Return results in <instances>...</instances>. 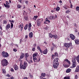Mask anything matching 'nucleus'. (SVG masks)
<instances>
[{
  "label": "nucleus",
  "instance_id": "obj_51",
  "mask_svg": "<svg viewBox=\"0 0 79 79\" xmlns=\"http://www.w3.org/2000/svg\"><path fill=\"white\" fill-rule=\"evenodd\" d=\"M37 49L38 50H40L41 49H40V48L39 46H38L37 47Z\"/></svg>",
  "mask_w": 79,
  "mask_h": 79
},
{
  "label": "nucleus",
  "instance_id": "obj_48",
  "mask_svg": "<svg viewBox=\"0 0 79 79\" xmlns=\"http://www.w3.org/2000/svg\"><path fill=\"white\" fill-rule=\"evenodd\" d=\"M52 45H53V46H54V47H56V44H55L54 43H52Z\"/></svg>",
  "mask_w": 79,
  "mask_h": 79
},
{
  "label": "nucleus",
  "instance_id": "obj_6",
  "mask_svg": "<svg viewBox=\"0 0 79 79\" xmlns=\"http://www.w3.org/2000/svg\"><path fill=\"white\" fill-rule=\"evenodd\" d=\"M3 5L4 6H5V7H6V8H7V9H9L10 7V5H9V2L8 1H6V4L4 3Z\"/></svg>",
  "mask_w": 79,
  "mask_h": 79
},
{
  "label": "nucleus",
  "instance_id": "obj_35",
  "mask_svg": "<svg viewBox=\"0 0 79 79\" xmlns=\"http://www.w3.org/2000/svg\"><path fill=\"white\" fill-rule=\"evenodd\" d=\"M60 10V8L58 6L57 7L56 9V11H59Z\"/></svg>",
  "mask_w": 79,
  "mask_h": 79
},
{
  "label": "nucleus",
  "instance_id": "obj_53",
  "mask_svg": "<svg viewBox=\"0 0 79 79\" xmlns=\"http://www.w3.org/2000/svg\"><path fill=\"white\" fill-rule=\"evenodd\" d=\"M69 76L64 77V79H68V78H69Z\"/></svg>",
  "mask_w": 79,
  "mask_h": 79
},
{
  "label": "nucleus",
  "instance_id": "obj_42",
  "mask_svg": "<svg viewBox=\"0 0 79 79\" xmlns=\"http://www.w3.org/2000/svg\"><path fill=\"white\" fill-rule=\"evenodd\" d=\"M39 19L40 20V22L41 23V22H42V21H43V19H38V20H39Z\"/></svg>",
  "mask_w": 79,
  "mask_h": 79
},
{
  "label": "nucleus",
  "instance_id": "obj_2",
  "mask_svg": "<svg viewBox=\"0 0 79 79\" xmlns=\"http://www.w3.org/2000/svg\"><path fill=\"white\" fill-rule=\"evenodd\" d=\"M1 63L3 66H6L8 64V62L6 59H3L1 60Z\"/></svg>",
  "mask_w": 79,
  "mask_h": 79
},
{
  "label": "nucleus",
  "instance_id": "obj_16",
  "mask_svg": "<svg viewBox=\"0 0 79 79\" xmlns=\"http://www.w3.org/2000/svg\"><path fill=\"white\" fill-rule=\"evenodd\" d=\"M10 25L9 24L6 26L5 28L6 29H10Z\"/></svg>",
  "mask_w": 79,
  "mask_h": 79
},
{
  "label": "nucleus",
  "instance_id": "obj_43",
  "mask_svg": "<svg viewBox=\"0 0 79 79\" xmlns=\"http://www.w3.org/2000/svg\"><path fill=\"white\" fill-rule=\"evenodd\" d=\"M28 30L29 31H31V27H28Z\"/></svg>",
  "mask_w": 79,
  "mask_h": 79
},
{
  "label": "nucleus",
  "instance_id": "obj_19",
  "mask_svg": "<svg viewBox=\"0 0 79 79\" xmlns=\"http://www.w3.org/2000/svg\"><path fill=\"white\" fill-rule=\"evenodd\" d=\"M71 69H68L66 70V73H70L71 72Z\"/></svg>",
  "mask_w": 79,
  "mask_h": 79
},
{
  "label": "nucleus",
  "instance_id": "obj_39",
  "mask_svg": "<svg viewBox=\"0 0 79 79\" xmlns=\"http://www.w3.org/2000/svg\"><path fill=\"white\" fill-rule=\"evenodd\" d=\"M3 23L4 24H6V23H7V21H6V20H3Z\"/></svg>",
  "mask_w": 79,
  "mask_h": 79
},
{
  "label": "nucleus",
  "instance_id": "obj_15",
  "mask_svg": "<svg viewBox=\"0 0 79 79\" xmlns=\"http://www.w3.org/2000/svg\"><path fill=\"white\" fill-rule=\"evenodd\" d=\"M24 57V53H22L20 56V59H23Z\"/></svg>",
  "mask_w": 79,
  "mask_h": 79
},
{
  "label": "nucleus",
  "instance_id": "obj_63",
  "mask_svg": "<svg viewBox=\"0 0 79 79\" xmlns=\"http://www.w3.org/2000/svg\"><path fill=\"white\" fill-rule=\"evenodd\" d=\"M48 29V27H45L44 28V29H45L46 30H47Z\"/></svg>",
  "mask_w": 79,
  "mask_h": 79
},
{
  "label": "nucleus",
  "instance_id": "obj_61",
  "mask_svg": "<svg viewBox=\"0 0 79 79\" xmlns=\"http://www.w3.org/2000/svg\"><path fill=\"white\" fill-rule=\"evenodd\" d=\"M34 18H38V16H34Z\"/></svg>",
  "mask_w": 79,
  "mask_h": 79
},
{
  "label": "nucleus",
  "instance_id": "obj_29",
  "mask_svg": "<svg viewBox=\"0 0 79 79\" xmlns=\"http://www.w3.org/2000/svg\"><path fill=\"white\" fill-rule=\"evenodd\" d=\"M46 75V74L45 73H41V75L42 76V77H45V76Z\"/></svg>",
  "mask_w": 79,
  "mask_h": 79
},
{
  "label": "nucleus",
  "instance_id": "obj_9",
  "mask_svg": "<svg viewBox=\"0 0 79 79\" xmlns=\"http://www.w3.org/2000/svg\"><path fill=\"white\" fill-rule=\"evenodd\" d=\"M56 18L55 16L50 15L48 17V19L49 20H53V19H55Z\"/></svg>",
  "mask_w": 79,
  "mask_h": 79
},
{
  "label": "nucleus",
  "instance_id": "obj_22",
  "mask_svg": "<svg viewBox=\"0 0 79 79\" xmlns=\"http://www.w3.org/2000/svg\"><path fill=\"white\" fill-rule=\"evenodd\" d=\"M76 64H77V63H72V66L73 68H75L76 66Z\"/></svg>",
  "mask_w": 79,
  "mask_h": 79
},
{
  "label": "nucleus",
  "instance_id": "obj_24",
  "mask_svg": "<svg viewBox=\"0 0 79 79\" xmlns=\"http://www.w3.org/2000/svg\"><path fill=\"white\" fill-rule=\"evenodd\" d=\"M27 27H28V24H27L24 27V29L26 30L27 29Z\"/></svg>",
  "mask_w": 79,
  "mask_h": 79
},
{
  "label": "nucleus",
  "instance_id": "obj_46",
  "mask_svg": "<svg viewBox=\"0 0 79 79\" xmlns=\"http://www.w3.org/2000/svg\"><path fill=\"white\" fill-rule=\"evenodd\" d=\"M77 78H78V76L76 75L75 76V79H77Z\"/></svg>",
  "mask_w": 79,
  "mask_h": 79
},
{
  "label": "nucleus",
  "instance_id": "obj_54",
  "mask_svg": "<svg viewBox=\"0 0 79 79\" xmlns=\"http://www.w3.org/2000/svg\"><path fill=\"white\" fill-rule=\"evenodd\" d=\"M66 13H67V14H68L69 13V10H67L65 12Z\"/></svg>",
  "mask_w": 79,
  "mask_h": 79
},
{
  "label": "nucleus",
  "instance_id": "obj_40",
  "mask_svg": "<svg viewBox=\"0 0 79 79\" xmlns=\"http://www.w3.org/2000/svg\"><path fill=\"white\" fill-rule=\"evenodd\" d=\"M76 10L77 11H79V6H77L76 8Z\"/></svg>",
  "mask_w": 79,
  "mask_h": 79
},
{
  "label": "nucleus",
  "instance_id": "obj_11",
  "mask_svg": "<svg viewBox=\"0 0 79 79\" xmlns=\"http://www.w3.org/2000/svg\"><path fill=\"white\" fill-rule=\"evenodd\" d=\"M14 68L15 70V71H18L19 69V67L17 65H14Z\"/></svg>",
  "mask_w": 79,
  "mask_h": 79
},
{
  "label": "nucleus",
  "instance_id": "obj_38",
  "mask_svg": "<svg viewBox=\"0 0 79 79\" xmlns=\"http://www.w3.org/2000/svg\"><path fill=\"white\" fill-rule=\"evenodd\" d=\"M21 5H20V4H18L17 5L18 8H21Z\"/></svg>",
  "mask_w": 79,
  "mask_h": 79
},
{
  "label": "nucleus",
  "instance_id": "obj_56",
  "mask_svg": "<svg viewBox=\"0 0 79 79\" xmlns=\"http://www.w3.org/2000/svg\"><path fill=\"white\" fill-rule=\"evenodd\" d=\"M22 42H23V40H22V39H20V44H21V43H22Z\"/></svg>",
  "mask_w": 79,
  "mask_h": 79
},
{
  "label": "nucleus",
  "instance_id": "obj_30",
  "mask_svg": "<svg viewBox=\"0 0 79 79\" xmlns=\"http://www.w3.org/2000/svg\"><path fill=\"white\" fill-rule=\"evenodd\" d=\"M49 37H50V38H53V35H52L51 33H49Z\"/></svg>",
  "mask_w": 79,
  "mask_h": 79
},
{
  "label": "nucleus",
  "instance_id": "obj_8",
  "mask_svg": "<svg viewBox=\"0 0 79 79\" xmlns=\"http://www.w3.org/2000/svg\"><path fill=\"white\" fill-rule=\"evenodd\" d=\"M9 22H10V29H13V23H15V21L14 20H9Z\"/></svg>",
  "mask_w": 79,
  "mask_h": 79
},
{
  "label": "nucleus",
  "instance_id": "obj_4",
  "mask_svg": "<svg viewBox=\"0 0 79 79\" xmlns=\"http://www.w3.org/2000/svg\"><path fill=\"white\" fill-rule=\"evenodd\" d=\"M2 55L4 58H8L9 57V54L6 52L3 51L2 52Z\"/></svg>",
  "mask_w": 79,
  "mask_h": 79
},
{
  "label": "nucleus",
  "instance_id": "obj_10",
  "mask_svg": "<svg viewBox=\"0 0 79 79\" xmlns=\"http://www.w3.org/2000/svg\"><path fill=\"white\" fill-rule=\"evenodd\" d=\"M70 38L72 39V40H73L75 39V36L73 34H70Z\"/></svg>",
  "mask_w": 79,
  "mask_h": 79
},
{
  "label": "nucleus",
  "instance_id": "obj_52",
  "mask_svg": "<svg viewBox=\"0 0 79 79\" xmlns=\"http://www.w3.org/2000/svg\"><path fill=\"white\" fill-rule=\"evenodd\" d=\"M0 29L2 31L3 30V29L2 28V25L0 24Z\"/></svg>",
  "mask_w": 79,
  "mask_h": 79
},
{
  "label": "nucleus",
  "instance_id": "obj_1",
  "mask_svg": "<svg viewBox=\"0 0 79 79\" xmlns=\"http://www.w3.org/2000/svg\"><path fill=\"white\" fill-rule=\"evenodd\" d=\"M58 62V58L56 57L54 59L53 61V67L54 68L56 69L59 65Z\"/></svg>",
  "mask_w": 79,
  "mask_h": 79
},
{
  "label": "nucleus",
  "instance_id": "obj_31",
  "mask_svg": "<svg viewBox=\"0 0 79 79\" xmlns=\"http://www.w3.org/2000/svg\"><path fill=\"white\" fill-rule=\"evenodd\" d=\"M28 63L29 64H30V63H33V61H32V59H30V60L28 61Z\"/></svg>",
  "mask_w": 79,
  "mask_h": 79
},
{
  "label": "nucleus",
  "instance_id": "obj_41",
  "mask_svg": "<svg viewBox=\"0 0 79 79\" xmlns=\"http://www.w3.org/2000/svg\"><path fill=\"white\" fill-rule=\"evenodd\" d=\"M10 71H11V72H14V69H13V68H11L10 69Z\"/></svg>",
  "mask_w": 79,
  "mask_h": 79
},
{
  "label": "nucleus",
  "instance_id": "obj_58",
  "mask_svg": "<svg viewBox=\"0 0 79 79\" xmlns=\"http://www.w3.org/2000/svg\"><path fill=\"white\" fill-rule=\"evenodd\" d=\"M25 39H27L28 38V36L27 35H26L25 36Z\"/></svg>",
  "mask_w": 79,
  "mask_h": 79
},
{
  "label": "nucleus",
  "instance_id": "obj_17",
  "mask_svg": "<svg viewBox=\"0 0 79 79\" xmlns=\"http://www.w3.org/2000/svg\"><path fill=\"white\" fill-rule=\"evenodd\" d=\"M76 44L77 45H79V40L78 39L76 40L75 41Z\"/></svg>",
  "mask_w": 79,
  "mask_h": 79
},
{
  "label": "nucleus",
  "instance_id": "obj_34",
  "mask_svg": "<svg viewBox=\"0 0 79 79\" xmlns=\"http://www.w3.org/2000/svg\"><path fill=\"white\" fill-rule=\"evenodd\" d=\"M20 26L21 28V30L22 31V30H23V25L22 24H20Z\"/></svg>",
  "mask_w": 79,
  "mask_h": 79
},
{
  "label": "nucleus",
  "instance_id": "obj_21",
  "mask_svg": "<svg viewBox=\"0 0 79 79\" xmlns=\"http://www.w3.org/2000/svg\"><path fill=\"white\" fill-rule=\"evenodd\" d=\"M75 59L77 60V62L79 63V55L76 57Z\"/></svg>",
  "mask_w": 79,
  "mask_h": 79
},
{
  "label": "nucleus",
  "instance_id": "obj_26",
  "mask_svg": "<svg viewBox=\"0 0 79 79\" xmlns=\"http://www.w3.org/2000/svg\"><path fill=\"white\" fill-rule=\"evenodd\" d=\"M63 7L64 9L65 10H67L68 9V6L65 5L64 6H63Z\"/></svg>",
  "mask_w": 79,
  "mask_h": 79
},
{
  "label": "nucleus",
  "instance_id": "obj_33",
  "mask_svg": "<svg viewBox=\"0 0 79 79\" xmlns=\"http://www.w3.org/2000/svg\"><path fill=\"white\" fill-rule=\"evenodd\" d=\"M46 21H47V22H48L49 23H50V20L48 19V18H46L45 19Z\"/></svg>",
  "mask_w": 79,
  "mask_h": 79
},
{
  "label": "nucleus",
  "instance_id": "obj_20",
  "mask_svg": "<svg viewBox=\"0 0 79 79\" xmlns=\"http://www.w3.org/2000/svg\"><path fill=\"white\" fill-rule=\"evenodd\" d=\"M38 53L37 52H35L34 54L33 55V58H34V57H35V56H37L38 55Z\"/></svg>",
  "mask_w": 79,
  "mask_h": 79
},
{
  "label": "nucleus",
  "instance_id": "obj_32",
  "mask_svg": "<svg viewBox=\"0 0 79 79\" xmlns=\"http://www.w3.org/2000/svg\"><path fill=\"white\" fill-rule=\"evenodd\" d=\"M55 56H58V54L56 52H55L54 53Z\"/></svg>",
  "mask_w": 79,
  "mask_h": 79
},
{
  "label": "nucleus",
  "instance_id": "obj_50",
  "mask_svg": "<svg viewBox=\"0 0 79 79\" xmlns=\"http://www.w3.org/2000/svg\"><path fill=\"white\" fill-rule=\"evenodd\" d=\"M24 18L25 19H26V20H27L28 19L27 17L24 16Z\"/></svg>",
  "mask_w": 79,
  "mask_h": 79
},
{
  "label": "nucleus",
  "instance_id": "obj_44",
  "mask_svg": "<svg viewBox=\"0 0 79 79\" xmlns=\"http://www.w3.org/2000/svg\"><path fill=\"white\" fill-rule=\"evenodd\" d=\"M35 48L34 47L32 48V51H33V52H35Z\"/></svg>",
  "mask_w": 79,
  "mask_h": 79
},
{
  "label": "nucleus",
  "instance_id": "obj_47",
  "mask_svg": "<svg viewBox=\"0 0 79 79\" xmlns=\"http://www.w3.org/2000/svg\"><path fill=\"white\" fill-rule=\"evenodd\" d=\"M32 27V25L31 23H29L28 25V27Z\"/></svg>",
  "mask_w": 79,
  "mask_h": 79
},
{
  "label": "nucleus",
  "instance_id": "obj_36",
  "mask_svg": "<svg viewBox=\"0 0 79 79\" xmlns=\"http://www.w3.org/2000/svg\"><path fill=\"white\" fill-rule=\"evenodd\" d=\"M54 48H55V47H51V52H52V51H53V50H54Z\"/></svg>",
  "mask_w": 79,
  "mask_h": 79
},
{
  "label": "nucleus",
  "instance_id": "obj_59",
  "mask_svg": "<svg viewBox=\"0 0 79 79\" xmlns=\"http://www.w3.org/2000/svg\"><path fill=\"white\" fill-rule=\"evenodd\" d=\"M13 51L14 52H17V49H13Z\"/></svg>",
  "mask_w": 79,
  "mask_h": 79
},
{
  "label": "nucleus",
  "instance_id": "obj_14",
  "mask_svg": "<svg viewBox=\"0 0 79 79\" xmlns=\"http://www.w3.org/2000/svg\"><path fill=\"white\" fill-rule=\"evenodd\" d=\"M48 52V49H45L43 52V54H47Z\"/></svg>",
  "mask_w": 79,
  "mask_h": 79
},
{
  "label": "nucleus",
  "instance_id": "obj_55",
  "mask_svg": "<svg viewBox=\"0 0 79 79\" xmlns=\"http://www.w3.org/2000/svg\"><path fill=\"white\" fill-rule=\"evenodd\" d=\"M10 79H15V77H13V76H12L11 77H10Z\"/></svg>",
  "mask_w": 79,
  "mask_h": 79
},
{
  "label": "nucleus",
  "instance_id": "obj_18",
  "mask_svg": "<svg viewBox=\"0 0 79 79\" xmlns=\"http://www.w3.org/2000/svg\"><path fill=\"white\" fill-rule=\"evenodd\" d=\"M40 23L41 22H40V20L39 19L37 20V25L38 26H39L40 25Z\"/></svg>",
  "mask_w": 79,
  "mask_h": 79
},
{
  "label": "nucleus",
  "instance_id": "obj_37",
  "mask_svg": "<svg viewBox=\"0 0 79 79\" xmlns=\"http://www.w3.org/2000/svg\"><path fill=\"white\" fill-rule=\"evenodd\" d=\"M33 61L35 62V61H35V60H36V61H37V58H36V57L33 58Z\"/></svg>",
  "mask_w": 79,
  "mask_h": 79
},
{
  "label": "nucleus",
  "instance_id": "obj_25",
  "mask_svg": "<svg viewBox=\"0 0 79 79\" xmlns=\"http://www.w3.org/2000/svg\"><path fill=\"white\" fill-rule=\"evenodd\" d=\"M52 37H53L54 39H57V38L58 37V36L55 35H53Z\"/></svg>",
  "mask_w": 79,
  "mask_h": 79
},
{
  "label": "nucleus",
  "instance_id": "obj_28",
  "mask_svg": "<svg viewBox=\"0 0 79 79\" xmlns=\"http://www.w3.org/2000/svg\"><path fill=\"white\" fill-rule=\"evenodd\" d=\"M2 73H3V74H5V73H6V70H5V69H2Z\"/></svg>",
  "mask_w": 79,
  "mask_h": 79
},
{
  "label": "nucleus",
  "instance_id": "obj_5",
  "mask_svg": "<svg viewBox=\"0 0 79 79\" xmlns=\"http://www.w3.org/2000/svg\"><path fill=\"white\" fill-rule=\"evenodd\" d=\"M24 56L25 58V60H26V61H28V60H27V58H28L29 56V53H28V52L25 53V54Z\"/></svg>",
  "mask_w": 79,
  "mask_h": 79
},
{
  "label": "nucleus",
  "instance_id": "obj_27",
  "mask_svg": "<svg viewBox=\"0 0 79 79\" xmlns=\"http://www.w3.org/2000/svg\"><path fill=\"white\" fill-rule=\"evenodd\" d=\"M73 63H76V60H75V59H74L72 60Z\"/></svg>",
  "mask_w": 79,
  "mask_h": 79
},
{
  "label": "nucleus",
  "instance_id": "obj_3",
  "mask_svg": "<svg viewBox=\"0 0 79 79\" xmlns=\"http://www.w3.org/2000/svg\"><path fill=\"white\" fill-rule=\"evenodd\" d=\"M27 63L26 62H24L23 64H20V68L21 69H26V67L27 66Z\"/></svg>",
  "mask_w": 79,
  "mask_h": 79
},
{
  "label": "nucleus",
  "instance_id": "obj_12",
  "mask_svg": "<svg viewBox=\"0 0 79 79\" xmlns=\"http://www.w3.org/2000/svg\"><path fill=\"white\" fill-rule=\"evenodd\" d=\"M75 73L79 72V65L77 66L76 69L75 71Z\"/></svg>",
  "mask_w": 79,
  "mask_h": 79
},
{
  "label": "nucleus",
  "instance_id": "obj_60",
  "mask_svg": "<svg viewBox=\"0 0 79 79\" xmlns=\"http://www.w3.org/2000/svg\"><path fill=\"white\" fill-rule=\"evenodd\" d=\"M65 61H66L67 62H68V61H69V60H68V59H65Z\"/></svg>",
  "mask_w": 79,
  "mask_h": 79
},
{
  "label": "nucleus",
  "instance_id": "obj_45",
  "mask_svg": "<svg viewBox=\"0 0 79 79\" xmlns=\"http://www.w3.org/2000/svg\"><path fill=\"white\" fill-rule=\"evenodd\" d=\"M6 76H7V77H11V75H10L9 74H8L6 75Z\"/></svg>",
  "mask_w": 79,
  "mask_h": 79
},
{
  "label": "nucleus",
  "instance_id": "obj_64",
  "mask_svg": "<svg viewBox=\"0 0 79 79\" xmlns=\"http://www.w3.org/2000/svg\"><path fill=\"white\" fill-rule=\"evenodd\" d=\"M23 79H27V77H25L23 78Z\"/></svg>",
  "mask_w": 79,
  "mask_h": 79
},
{
  "label": "nucleus",
  "instance_id": "obj_62",
  "mask_svg": "<svg viewBox=\"0 0 79 79\" xmlns=\"http://www.w3.org/2000/svg\"><path fill=\"white\" fill-rule=\"evenodd\" d=\"M70 8H73V5L70 4Z\"/></svg>",
  "mask_w": 79,
  "mask_h": 79
},
{
  "label": "nucleus",
  "instance_id": "obj_57",
  "mask_svg": "<svg viewBox=\"0 0 79 79\" xmlns=\"http://www.w3.org/2000/svg\"><path fill=\"white\" fill-rule=\"evenodd\" d=\"M39 51L42 54V53H43V52H42V50L40 49L39 50Z\"/></svg>",
  "mask_w": 79,
  "mask_h": 79
},
{
  "label": "nucleus",
  "instance_id": "obj_23",
  "mask_svg": "<svg viewBox=\"0 0 79 79\" xmlns=\"http://www.w3.org/2000/svg\"><path fill=\"white\" fill-rule=\"evenodd\" d=\"M37 60L36 61L37 63L38 62H39L40 61V57L39 56L37 58Z\"/></svg>",
  "mask_w": 79,
  "mask_h": 79
},
{
  "label": "nucleus",
  "instance_id": "obj_49",
  "mask_svg": "<svg viewBox=\"0 0 79 79\" xmlns=\"http://www.w3.org/2000/svg\"><path fill=\"white\" fill-rule=\"evenodd\" d=\"M0 34L1 35H3V32H2V31H0Z\"/></svg>",
  "mask_w": 79,
  "mask_h": 79
},
{
  "label": "nucleus",
  "instance_id": "obj_7",
  "mask_svg": "<svg viewBox=\"0 0 79 79\" xmlns=\"http://www.w3.org/2000/svg\"><path fill=\"white\" fill-rule=\"evenodd\" d=\"M71 45V44L70 43L69 44H68V43H65L64 44V47H66V48H67L68 49L70 47Z\"/></svg>",
  "mask_w": 79,
  "mask_h": 79
},
{
  "label": "nucleus",
  "instance_id": "obj_13",
  "mask_svg": "<svg viewBox=\"0 0 79 79\" xmlns=\"http://www.w3.org/2000/svg\"><path fill=\"white\" fill-rule=\"evenodd\" d=\"M29 36L30 39L32 38L33 37V33L32 32H30L29 34Z\"/></svg>",
  "mask_w": 79,
  "mask_h": 79
}]
</instances>
